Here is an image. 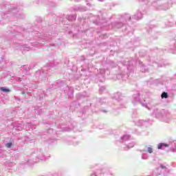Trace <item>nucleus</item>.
<instances>
[{
	"label": "nucleus",
	"mask_w": 176,
	"mask_h": 176,
	"mask_svg": "<svg viewBox=\"0 0 176 176\" xmlns=\"http://www.w3.org/2000/svg\"><path fill=\"white\" fill-rule=\"evenodd\" d=\"M0 91H4V93H9V91H10V89L5 87H0Z\"/></svg>",
	"instance_id": "nucleus-1"
},
{
	"label": "nucleus",
	"mask_w": 176,
	"mask_h": 176,
	"mask_svg": "<svg viewBox=\"0 0 176 176\" xmlns=\"http://www.w3.org/2000/svg\"><path fill=\"white\" fill-rule=\"evenodd\" d=\"M162 98H168V94L166 92H163L161 95Z\"/></svg>",
	"instance_id": "nucleus-2"
},
{
	"label": "nucleus",
	"mask_w": 176,
	"mask_h": 176,
	"mask_svg": "<svg viewBox=\"0 0 176 176\" xmlns=\"http://www.w3.org/2000/svg\"><path fill=\"white\" fill-rule=\"evenodd\" d=\"M148 153H152V152H153V150L152 149V148L148 147Z\"/></svg>",
	"instance_id": "nucleus-3"
},
{
	"label": "nucleus",
	"mask_w": 176,
	"mask_h": 176,
	"mask_svg": "<svg viewBox=\"0 0 176 176\" xmlns=\"http://www.w3.org/2000/svg\"><path fill=\"white\" fill-rule=\"evenodd\" d=\"M6 146L7 148H11V146H12V143H7V144H6Z\"/></svg>",
	"instance_id": "nucleus-4"
},
{
	"label": "nucleus",
	"mask_w": 176,
	"mask_h": 176,
	"mask_svg": "<svg viewBox=\"0 0 176 176\" xmlns=\"http://www.w3.org/2000/svg\"><path fill=\"white\" fill-rule=\"evenodd\" d=\"M162 147H163V144L162 143L158 144V146H157L158 149H162Z\"/></svg>",
	"instance_id": "nucleus-5"
},
{
	"label": "nucleus",
	"mask_w": 176,
	"mask_h": 176,
	"mask_svg": "<svg viewBox=\"0 0 176 176\" xmlns=\"http://www.w3.org/2000/svg\"><path fill=\"white\" fill-rule=\"evenodd\" d=\"M162 146H165L166 148H168V144H164V143H162Z\"/></svg>",
	"instance_id": "nucleus-6"
}]
</instances>
